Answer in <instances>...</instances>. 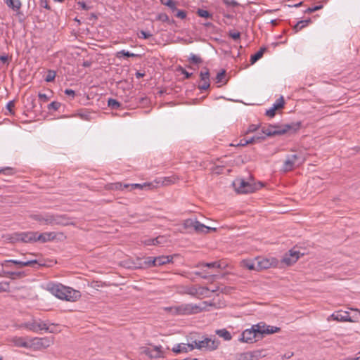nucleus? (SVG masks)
Masks as SVG:
<instances>
[{
	"label": "nucleus",
	"instance_id": "21",
	"mask_svg": "<svg viewBox=\"0 0 360 360\" xmlns=\"http://www.w3.org/2000/svg\"><path fill=\"white\" fill-rule=\"evenodd\" d=\"M56 237V235L54 232H45L42 233H39L38 232H37L35 238L36 242L39 241L41 243H46L55 239Z\"/></svg>",
	"mask_w": 360,
	"mask_h": 360
},
{
	"label": "nucleus",
	"instance_id": "17",
	"mask_svg": "<svg viewBox=\"0 0 360 360\" xmlns=\"http://www.w3.org/2000/svg\"><path fill=\"white\" fill-rule=\"evenodd\" d=\"M160 181H153L150 183H143V184H124V187L125 188H131V190L139 188V189H146V190H153L157 188L158 186V184Z\"/></svg>",
	"mask_w": 360,
	"mask_h": 360
},
{
	"label": "nucleus",
	"instance_id": "61",
	"mask_svg": "<svg viewBox=\"0 0 360 360\" xmlns=\"http://www.w3.org/2000/svg\"><path fill=\"white\" fill-rule=\"evenodd\" d=\"M179 71L185 76L186 79H189L193 75V73L187 72L184 68L181 67L179 68Z\"/></svg>",
	"mask_w": 360,
	"mask_h": 360
},
{
	"label": "nucleus",
	"instance_id": "29",
	"mask_svg": "<svg viewBox=\"0 0 360 360\" xmlns=\"http://www.w3.org/2000/svg\"><path fill=\"white\" fill-rule=\"evenodd\" d=\"M311 22V19L298 21L292 27L295 32H298Z\"/></svg>",
	"mask_w": 360,
	"mask_h": 360
},
{
	"label": "nucleus",
	"instance_id": "6",
	"mask_svg": "<svg viewBox=\"0 0 360 360\" xmlns=\"http://www.w3.org/2000/svg\"><path fill=\"white\" fill-rule=\"evenodd\" d=\"M12 264L14 265L16 269H21L24 266H31L32 268L37 269L39 266H43V264H39L37 259H9L4 260L1 263L2 267H10Z\"/></svg>",
	"mask_w": 360,
	"mask_h": 360
},
{
	"label": "nucleus",
	"instance_id": "11",
	"mask_svg": "<svg viewBox=\"0 0 360 360\" xmlns=\"http://www.w3.org/2000/svg\"><path fill=\"white\" fill-rule=\"evenodd\" d=\"M37 231H27L14 233L12 235L11 239L13 241H21L23 243H34L36 242Z\"/></svg>",
	"mask_w": 360,
	"mask_h": 360
},
{
	"label": "nucleus",
	"instance_id": "49",
	"mask_svg": "<svg viewBox=\"0 0 360 360\" xmlns=\"http://www.w3.org/2000/svg\"><path fill=\"white\" fill-rule=\"evenodd\" d=\"M226 76V71L224 70H221L216 76V82L217 83H221L223 82V79H224Z\"/></svg>",
	"mask_w": 360,
	"mask_h": 360
},
{
	"label": "nucleus",
	"instance_id": "50",
	"mask_svg": "<svg viewBox=\"0 0 360 360\" xmlns=\"http://www.w3.org/2000/svg\"><path fill=\"white\" fill-rule=\"evenodd\" d=\"M167 238L164 236H159L153 238V241H155V245L164 244L167 242Z\"/></svg>",
	"mask_w": 360,
	"mask_h": 360
},
{
	"label": "nucleus",
	"instance_id": "8",
	"mask_svg": "<svg viewBox=\"0 0 360 360\" xmlns=\"http://www.w3.org/2000/svg\"><path fill=\"white\" fill-rule=\"evenodd\" d=\"M304 160V158L297 154L288 155L284 161L282 170L285 172H290L294 169L295 165H301Z\"/></svg>",
	"mask_w": 360,
	"mask_h": 360
},
{
	"label": "nucleus",
	"instance_id": "64",
	"mask_svg": "<svg viewBox=\"0 0 360 360\" xmlns=\"http://www.w3.org/2000/svg\"><path fill=\"white\" fill-rule=\"evenodd\" d=\"M15 106V104H14V101H9L7 105H6V108L8 109V110L11 112V113H13V108H14Z\"/></svg>",
	"mask_w": 360,
	"mask_h": 360
},
{
	"label": "nucleus",
	"instance_id": "5",
	"mask_svg": "<svg viewBox=\"0 0 360 360\" xmlns=\"http://www.w3.org/2000/svg\"><path fill=\"white\" fill-rule=\"evenodd\" d=\"M259 328V325H252L250 328L245 330L241 333L239 341L245 343H253L261 340Z\"/></svg>",
	"mask_w": 360,
	"mask_h": 360
},
{
	"label": "nucleus",
	"instance_id": "4",
	"mask_svg": "<svg viewBox=\"0 0 360 360\" xmlns=\"http://www.w3.org/2000/svg\"><path fill=\"white\" fill-rule=\"evenodd\" d=\"M233 186L238 193L246 194L251 193L262 187V184H257L246 181L243 179H236L233 182Z\"/></svg>",
	"mask_w": 360,
	"mask_h": 360
},
{
	"label": "nucleus",
	"instance_id": "18",
	"mask_svg": "<svg viewBox=\"0 0 360 360\" xmlns=\"http://www.w3.org/2000/svg\"><path fill=\"white\" fill-rule=\"evenodd\" d=\"M259 325V331L261 332V339L263 338L264 335L273 334L278 333L281 330V328L276 326H266L264 322L257 323Z\"/></svg>",
	"mask_w": 360,
	"mask_h": 360
},
{
	"label": "nucleus",
	"instance_id": "57",
	"mask_svg": "<svg viewBox=\"0 0 360 360\" xmlns=\"http://www.w3.org/2000/svg\"><path fill=\"white\" fill-rule=\"evenodd\" d=\"M322 5L315 6L314 7H309L304 12L307 13H311L318 10H320L321 8H322Z\"/></svg>",
	"mask_w": 360,
	"mask_h": 360
},
{
	"label": "nucleus",
	"instance_id": "56",
	"mask_svg": "<svg viewBox=\"0 0 360 360\" xmlns=\"http://www.w3.org/2000/svg\"><path fill=\"white\" fill-rule=\"evenodd\" d=\"M152 36V34L148 32H146V31H143V30H141L139 34V38H143V39H148L149 37H150Z\"/></svg>",
	"mask_w": 360,
	"mask_h": 360
},
{
	"label": "nucleus",
	"instance_id": "16",
	"mask_svg": "<svg viewBox=\"0 0 360 360\" xmlns=\"http://www.w3.org/2000/svg\"><path fill=\"white\" fill-rule=\"evenodd\" d=\"M334 320L340 322H354V321L350 317L348 311H336L331 315H330L328 318V321Z\"/></svg>",
	"mask_w": 360,
	"mask_h": 360
},
{
	"label": "nucleus",
	"instance_id": "32",
	"mask_svg": "<svg viewBox=\"0 0 360 360\" xmlns=\"http://www.w3.org/2000/svg\"><path fill=\"white\" fill-rule=\"evenodd\" d=\"M189 347L187 344H177L172 348V352L176 354L179 353H186L188 351Z\"/></svg>",
	"mask_w": 360,
	"mask_h": 360
},
{
	"label": "nucleus",
	"instance_id": "43",
	"mask_svg": "<svg viewBox=\"0 0 360 360\" xmlns=\"http://www.w3.org/2000/svg\"><path fill=\"white\" fill-rule=\"evenodd\" d=\"M188 60L190 63H193V64H199L202 62V60L200 56H196L193 53L191 54V56L189 57Z\"/></svg>",
	"mask_w": 360,
	"mask_h": 360
},
{
	"label": "nucleus",
	"instance_id": "34",
	"mask_svg": "<svg viewBox=\"0 0 360 360\" xmlns=\"http://www.w3.org/2000/svg\"><path fill=\"white\" fill-rule=\"evenodd\" d=\"M108 105L112 110H118L121 108L122 104L114 98H109L108 101Z\"/></svg>",
	"mask_w": 360,
	"mask_h": 360
},
{
	"label": "nucleus",
	"instance_id": "12",
	"mask_svg": "<svg viewBox=\"0 0 360 360\" xmlns=\"http://www.w3.org/2000/svg\"><path fill=\"white\" fill-rule=\"evenodd\" d=\"M23 327L26 329L37 333L39 330H46L52 333L48 325L44 321L37 322L35 320L26 322L23 324Z\"/></svg>",
	"mask_w": 360,
	"mask_h": 360
},
{
	"label": "nucleus",
	"instance_id": "26",
	"mask_svg": "<svg viewBox=\"0 0 360 360\" xmlns=\"http://www.w3.org/2000/svg\"><path fill=\"white\" fill-rule=\"evenodd\" d=\"M4 1L7 6L14 11H18L22 6V4L20 0H4Z\"/></svg>",
	"mask_w": 360,
	"mask_h": 360
},
{
	"label": "nucleus",
	"instance_id": "15",
	"mask_svg": "<svg viewBox=\"0 0 360 360\" xmlns=\"http://www.w3.org/2000/svg\"><path fill=\"white\" fill-rule=\"evenodd\" d=\"M134 267L136 269H146L155 266V257H147L143 259L138 257L136 259V262H134Z\"/></svg>",
	"mask_w": 360,
	"mask_h": 360
},
{
	"label": "nucleus",
	"instance_id": "63",
	"mask_svg": "<svg viewBox=\"0 0 360 360\" xmlns=\"http://www.w3.org/2000/svg\"><path fill=\"white\" fill-rule=\"evenodd\" d=\"M40 6L47 10H51V7L49 5V0H40Z\"/></svg>",
	"mask_w": 360,
	"mask_h": 360
},
{
	"label": "nucleus",
	"instance_id": "53",
	"mask_svg": "<svg viewBox=\"0 0 360 360\" xmlns=\"http://www.w3.org/2000/svg\"><path fill=\"white\" fill-rule=\"evenodd\" d=\"M10 290V285L8 282L0 283V292H8Z\"/></svg>",
	"mask_w": 360,
	"mask_h": 360
},
{
	"label": "nucleus",
	"instance_id": "39",
	"mask_svg": "<svg viewBox=\"0 0 360 360\" xmlns=\"http://www.w3.org/2000/svg\"><path fill=\"white\" fill-rule=\"evenodd\" d=\"M196 13L198 16L204 18H212V14H211L208 11L199 8L198 9Z\"/></svg>",
	"mask_w": 360,
	"mask_h": 360
},
{
	"label": "nucleus",
	"instance_id": "36",
	"mask_svg": "<svg viewBox=\"0 0 360 360\" xmlns=\"http://www.w3.org/2000/svg\"><path fill=\"white\" fill-rule=\"evenodd\" d=\"M201 81H210V70L207 67L202 68L200 72Z\"/></svg>",
	"mask_w": 360,
	"mask_h": 360
},
{
	"label": "nucleus",
	"instance_id": "23",
	"mask_svg": "<svg viewBox=\"0 0 360 360\" xmlns=\"http://www.w3.org/2000/svg\"><path fill=\"white\" fill-rule=\"evenodd\" d=\"M241 264H242V266L244 268H246L251 271H259V270H258L259 265H257V258H255V259H244L242 261Z\"/></svg>",
	"mask_w": 360,
	"mask_h": 360
},
{
	"label": "nucleus",
	"instance_id": "14",
	"mask_svg": "<svg viewBox=\"0 0 360 360\" xmlns=\"http://www.w3.org/2000/svg\"><path fill=\"white\" fill-rule=\"evenodd\" d=\"M300 255L302 254L299 251L290 250L283 256L281 262L287 266H291L299 259Z\"/></svg>",
	"mask_w": 360,
	"mask_h": 360
},
{
	"label": "nucleus",
	"instance_id": "10",
	"mask_svg": "<svg viewBox=\"0 0 360 360\" xmlns=\"http://www.w3.org/2000/svg\"><path fill=\"white\" fill-rule=\"evenodd\" d=\"M275 129L274 131H281L280 134H278V135H283L286 133H295L297 130L300 129L301 127V122H291L289 124H285L281 125H274Z\"/></svg>",
	"mask_w": 360,
	"mask_h": 360
},
{
	"label": "nucleus",
	"instance_id": "51",
	"mask_svg": "<svg viewBox=\"0 0 360 360\" xmlns=\"http://www.w3.org/2000/svg\"><path fill=\"white\" fill-rule=\"evenodd\" d=\"M229 36L232 38L233 40L237 41L240 37V33L238 31L231 30L229 32Z\"/></svg>",
	"mask_w": 360,
	"mask_h": 360
},
{
	"label": "nucleus",
	"instance_id": "37",
	"mask_svg": "<svg viewBox=\"0 0 360 360\" xmlns=\"http://www.w3.org/2000/svg\"><path fill=\"white\" fill-rule=\"evenodd\" d=\"M265 138L266 137L264 136H254L252 138L245 141L243 144H250L257 142H261L262 141L264 140Z\"/></svg>",
	"mask_w": 360,
	"mask_h": 360
},
{
	"label": "nucleus",
	"instance_id": "42",
	"mask_svg": "<svg viewBox=\"0 0 360 360\" xmlns=\"http://www.w3.org/2000/svg\"><path fill=\"white\" fill-rule=\"evenodd\" d=\"M162 3L171 8L173 11H176V2L174 0H166L165 1H162Z\"/></svg>",
	"mask_w": 360,
	"mask_h": 360
},
{
	"label": "nucleus",
	"instance_id": "44",
	"mask_svg": "<svg viewBox=\"0 0 360 360\" xmlns=\"http://www.w3.org/2000/svg\"><path fill=\"white\" fill-rule=\"evenodd\" d=\"M207 266L209 268H219V269L221 268V264L218 262H210V263H202V264H199L197 266Z\"/></svg>",
	"mask_w": 360,
	"mask_h": 360
},
{
	"label": "nucleus",
	"instance_id": "9",
	"mask_svg": "<svg viewBox=\"0 0 360 360\" xmlns=\"http://www.w3.org/2000/svg\"><path fill=\"white\" fill-rule=\"evenodd\" d=\"M51 345V341L47 338H28V348L34 350L46 348Z\"/></svg>",
	"mask_w": 360,
	"mask_h": 360
},
{
	"label": "nucleus",
	"instance_id": "13",
	"mask_svg": "<svg viewBox=\"0 0 360 360\" xmlns=\"http://www.w3.org/2000/svg\"><path fill=\"white\" fill-rule=\"evenodd\" d=\"M257 265L259 271L262 269H266L271 267H276L278 264V260L274 257L271 258H262V257H257Z\"/></svg>",
	"mask_w": 360,
	"mask_h": 360
},
{
	"label": "nucleus",
	"instance_id": "25",
	"mask_svg": "<svg viewBox=\"0 0 360 360\" xmlns=\"http://www.w3.org/2000/svg\"><path fill=\"white\" fill-rule=\"evenodd\" d=\"M210 231H215L216 228H211L209 226H207L202 224H201L200 221H198L197 224L195 226L194 231L198 233H207Z\"/></svg>",
	"mask_w": 360,
	"mask_h": 360
},
{
	"label": "nucleus",
	"instance_id": "19",
	"mask_svg": "<svg viewBox=\"0 0 360 360\" xmlns=\"http://www.w3.org/2000/svg\"><path fill=\"white\" fill-rule=\"evenodd\" d=\"M259 351L248 352L236 354V360H253L255 358L258 359L261 354Z\"/></svg>",
	"mask_w": 360,
	"mask_h": 360
},
{
	"label": "nucleus",
	"instance_id": "35",
	"mask_svg": "<svg viewBox=\"0 0 360 360\" xmlns=\"http://www.w3.org/2000/svg\"><path fill=\"white\" fill-rule=\"evenodd\" d=\"M106 188L109 190L120 191L123 190L125 188L124 187V184H122V183L116 182L108 184L106 186Z\"/></svg>",
	"mask_w": 360,
	"mask_h": 360
},
{
	"label": "nucleus",
	"instance_id": "60",
	"mask_svg": "<svg viewBox=\"0 0 360 360\" xmlns=\"http://www.w3.org/2000/svg\"><path fill=\"white\" fill-rule=\"evenodd\" d=\"M276 108H271L266 111V115L270 117H273L276 115Z\"/></svg>",
	"mask_w": 360,
	"mask_h": 360
},
{
	"label": "nucleus",
	"instance_id": "33",
	"mask_svg": "<svg viewBox=\"0 0 360 360\" xmlns=\"http://www.w3.org/2000/svg\"><path fill=\"white\" fill-rule=\"evenodd\" d=\"M132 57V58H136V57H139V55L138 54H135V53H130L129 51H125V50H121L118 52H117L116 53V57L117 58H120L122 57Z\"/></svg>",
	"mask_w": 360,
	"mask_h": 360
},
{
	"label": "nucleus",
	"instance_id": "46",
	"mask_svg": "<svg viewBox=\"0 0 360 360\" xmlns=\"http://www.w3.org/2000/svg\"><path fill=\"white\" fill-rule=\"evenodd\" d=\"M284 99L283 96H281L276 100V103L273 105L272 108H276V110L283 108L284 106Z\"/></svg>",
	"mask_w": 360,
	"mask_h": 360
},
{
	"label": "nucleus",
	"instance_id": "7",
	"mask_svg": "<svg viewBox=\"0 0 360 360\" xmlns=\"http://www.w3.org/2000/svg\"><path fill=\"white\" fill-rule=\"evenodd\" d=\"M198 345V349L201 351L212 352L218 349L220 341L217 338L203 337Z\"/></svg>",
	"mask_w": 360,
	"mask_h": 360
},
{
	"label": "nucleus",
	"instance_id": "2",
	"mask_svg": "<svg viewBox=\"0 0 360 360\" xmlns=\"http://www.w3.org/2000/svg\"><path fill=\"white\" fill-rule=\"evenodd\" d=\"M32 218L37 221H39L41 224L49 226H68L73 224L72 220L68 218L65 214H34Z\"/></svg>",
	"mask_w": 360,
	"mask_h": 360
},
{
	"label": "nucleus",
	"instance_id": "30",
	"mask_svg": "<svg viewBox=\"0 0 360 360\" xmlns=\"http://www.w3.org/2000/svg\"><path fill=\"white\" fill-rule=\"evenodd\" d=\"M266 51V47H261L259 50L255 53V54L251 56L250 62L252 64L256 63L258 60H259L264 55V52Z\"/></svg>",
	"mask_w": 360,
	"mask_h": 360
},
{
	"label": "nucleus",
	"instance_id": "59",
	"mask_svg": "<svg viewBox=\"0 0 360 360\" xmlns=\"http://www.w3.org/2000/svg\"><path fill=\"white\" fill-rule=\"evenodd\" d=\"M175 16L179 18L184 19L186 17V12L183 10H176Z\"/></svg>",
	"mask_w": 360,
	"mask_h": 360
},
{
	"label": "nucleus",
	"instance_id": "1",
	"mask_svg": "<svg viewBox=\"0 0 360 360\" xmlns=\"http://www.w3.org/2000/svg\"><path fill=\"white\" fill-rule=\"evenodd\" d=\"M46 289L53 295L63 300L75 302L81 297L79 291L61 283H49Z\"/></svg>",
	"mask_w": 360,
	"mask_h": 360
},
{
	"label": "nucleus",
	"instance_id": "47",
	"mask_svg": "<svg viewBox=\"0 0 360 360\" xmlns=\"http://www.w3.org/2000/svg\"><path fill=\"white\" fill-rule=\"evenodd\" d=\"M200 341V340H191V342H188L187 344V345L189 347V350L192 351L194 349H198V345L200 344L199 343Z\"/></svg>",
	"mask_w": 360,
	"mask_h": 360
},
{
	"label": "nucleus",
	"instance_id": "27",
	"mask_svg": "<svg viewBox=\"0 0 360 360\" xmlns=\"http://www.w3.org/2000/svg\"><path fill=\"white\" fill-rule=\"evenodd\" d=\"M275 127L274 125H269L268 127H264L262 129V131L267 136H277L278 134H280L281 131H274Z\"/></svg>",
	"mask_w": 360,
	"mask_h": 360
},
{
	"label": "nucleus",
	"instance_id": "48",
	"mask_svg": "<svg viewBox=\"0 0 360 360\" xmlns=\"http://www.w3.org/2000/svg\"><path fill=\"white\" fill-rule=\"evenodd\" d=\"M79 116L84 120H90L91 119V113L87 110L79 112Z\"/></svg>",
	"mask_w": 360,
	"mask_h": 360
},
{
	"label": "nucleus",
	"instance_id": "24",
	"mask_svg": "<svg viewBox=\"0 0 360 360\" xmlns=\"http://www.w3.org/2000/svg\"><path fill=\"white\" fill-rule=\"evenodd\" d=\"M173 256H159L155 257V266H159L162 265H165L166 264H169L172 262Z\"/></svg>",
	"mask_w": 360,
	"mask_h": 360
},
{
	"label": "nucleus",
	"instance_id": "55",
	"mask_svg": "<svg viewBox=\"0 0 360 360\" xmlns=\"http://www.w3.org/2000/svg\"><path fill=\"white\" fill-rule=\"evenodd\" d=\"M223 2L228 6L236 7L239 6L236 0H223Z\"/></svg>",
	"mask_w": 360,
	"mask_h": 360
},
{
	"label": "nucleus",
	"instance_id": "52",
	"mask_svg": "<svg viewBox=\"0 0 360 360\" xmlns=\"http://www.w3.org/2000/svg\"><path fill=\"white\" fill-rule=\"evenodd\" d=\"M60 103L57 101H53L48 105V108L49 110H58L60 108Z\"/></svg>",
	"mask_w": 360,
	"mask_h": 360
},
{
	"label": "nucleus",
	"instance_id": "45",
	"mask_svg": "<svg viewBox=\"0 0 360 360\" xmlns=\"http://www.w3.org/2000/svg\"><path fill=\"white\" fill-rule=\"evenodd\" d=\"M15 173L14 169L10 167H6L3 168H0V174H4L5 175H12Z\"/></svg>",
	"mask_w": 360,
	"mask_h": 360
},
{
	"label": "nucleus",
	"instance_id": "41",
	"mask_svg": "<svg viewBox=\"0 0 360 360\" xmlns=\"http://www.w3.org/2000/svg\"><path fill=\"white\" fill-rule=\"evenodd\" d=\"M56 76V72L55 70H49L47 71V75H46V77L44 78V80L46 82H53L55 79Z\"/></svg>",
	"mask_w": 360,
	"mask_h": 360
},
{
	"label": "nucleus",
	"instance_id": "58",
	"mask_svg": "<svg viewBox=\"0 0 360 360\" xmlns=\"http://www.w3.org/2000/svg\"><path fill=\"white\" fill-rule=\"evenodd\" d=\"M259 129V125H256V124H250L247 131H246V134H249V133H252V132H255V131H257V129Z\"/></svg>",
	"mask_w": 360,
	"mask_h": 360
},
{
	"label": "nucleus",
	"instance_id": "40",
	"mask_svg": "<svg viewBox=\"0 0 360 360\" xmlns=\"http://www.w3.org/2000/svg\"><path fill=\"white\" fill-rule=\"evenodd\" d=\"M157 19L162 22H166L169 24H172L174 22V20H171L169 19V16L165 13H159L157 16Z\"/></svg>",
	"mask_w": 360,
	"mask_h": 360
},
{
	"label": "nucleus",
	"instance_id": "22",
	"mask_svg": "<svg viewBox=\"0 0 360 360\" xmlns=\"http://www.w3.org/2000/svg\"><path fill=\"white\" fill-rule=\"evenodd\" d=\"M4 276L8 277L11 279L22 278L25 276L24 271H15L11 270L2 269Z\"/></svg>",
	"mask_w": 360,
	"mask_h": 360
},
{
	"label": "nucleus",
	"instance_id": "62",
	"mask_svg": "<svg viewBox=\"0 0 360 360\" xmlns=\"http://www.w3.org/2000/svg\"><path fill=\"white\" fill-rule=\"evenodd\" d=\"M162 357H164V356L162 354H160V353H158L157 352H155L151 349V354H150V358L157 359V358H162Z\"/></svg>",
	"mask_w": 360,
	"mask_h": 360
},
{
	"label": "nucleus",
	"instance_id": "3",
	"mask_svg": "<svg viewBox=\"0 0 360 360\" xmlns=\"http://www.w3.org/2000/svg\"><path fill=\"white\" fill-rule=\"evenodd\" d=\"M204 307L194 304H182L165 309L173 315H190L201 312Z\"/></svg>",
	"mask_w": 360,
	"mask_h": 360
},
{
	"label": "nucleus",
	"instance_id": "31",
	"mask_svg": "<svg viewBox=\"0 0 360 360\" xmlns=\"http://www.w3.org/2000/svg\"><path fill=\"white\" fill-rule=\"evenodd\" d=\"M198 221L196 219H187L183 223L184 228L187 230L193 229L194 231Z\"/></svg>",
	"mask_w": 360,
	"mask_h": 360
},
{
	"label": "nucleus",
	"instance_id": "20",
	"mask_svg": "<svg viewBox=\"0 0 360 360\" xmlns=\"http://www.w3.org/2000/svg\"><path fill=\"white\" fill-rule=\"evenodd\" d=\"M29 337H18L15 336L11 339V342L15 347L28 348Z\"/></svg>",
	"mask_w": 360,
	"mask_h": 360
},
{
	"label": "nucleus",
	"instance_id": "28",
	"mask_svg": "<svg viewBox=\"0 0 360 360\" xmlns=\"http://www.w3.org/2000/svg\"><path fill=\"white\" fill-rule=\"evenodd\" d=\"M216 334L220 338H222L226 341H229L232 339V335L226 329H218L215 331Z\"/></svg>",
	"mask_w": 360,
	"mask_h": 360
},
{
	"label": "nucleus",
	"instance_id": "38",
	"mask_svg": "<svg viewBox=\"0 0 360 360\" xmlns=\"http://www.w3.org/2000/svg\"><path fill=\"white\" fill-rule=\"evenodd\" d=\"M155 181H160L158 184V187L160 186H168L172 183H174V181L172 180V177H165L163 179H160L159 180H155Z\"/></svg>",
	"mask_w": 360,
	"mask_h": 360
},
{
	"label": "nucleus",
	"instance_id": "54",
	"mask_svg": "<svg viewBox=\"0 0 360 360\" xmlns=\"http://www.w3.org/2000/svg\"><path fill=\"white\" fill-rule=\"evenodd\" d=\"M202 84L198 85V89L200 90H207L210 88V81H201Z\"/></svg>",
	"mask_w": 360,
	"mask_h": 360
}]
</instances>
